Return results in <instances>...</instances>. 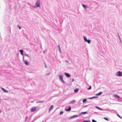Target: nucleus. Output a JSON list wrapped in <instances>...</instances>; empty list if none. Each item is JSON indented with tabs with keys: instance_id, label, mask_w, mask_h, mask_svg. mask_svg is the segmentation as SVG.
<instances>
[{
	"instance_id": "nucleus-30",
	"label": "nucleus",
	"mask_w": 122,
	"mask_h": 122,
	"mask_svg": "<svg viewBox=\"0 0 122 122\" xmlns=\"http://www.w3.org/2000/svg\"><path fill=\"white\" fill-rule=\"evenodd\" d=\"M88 105H86L85 106H82V108H84L86 107H87L88 106Z\"/></svg>"
},
{
	"instance_id": "nucleus-40",
	"label": "nucleus",
	"mask_w": 122,
	"mask_h": 122,
	"mask_svg": "<svg viewBox=\"0 0 122 122\" xmlns=\"http://www.w3.org/2000/svg\"><path fill=\"white\" fill-rule=\"evenodd\" d=\"M50 74V73H48L46 75H49V74Z\"/></svg>"
},
{
	"instance_id": "nucleus-8",
	"label": "nucleus",
	"mask_w": 122,
	"mask_h": 122,
	"mask_svg": "<svg viewBox=\"0 0 122 122\" xmlns=\"http://www.w3.org/2000/svg\"><path fill=\"white\" fill-rule=\"evenodd\" d=\"M1 88L4 92H8V91L7 90H6L5 89L3 88V87H1Z\"/></svg>"
},
{
	"instance_id": "nucleus-21",
	"label": "nucleus",
	"mask_w": 122,
	"mask_h": 122,
	"mask_svg": "<svg viewBox=\"0 0 122 122\" xmlns=\"http://www.w3.org/2000/svg\"><path fill=\"white\" fill-rule=\"evenodd\" d=\"M114 96L118 98H120L119 96L117 95H114Z\"/></svg>"
},
{
	"instance_id": "nucleus-10",
	"label": "nucleus",
	"mask_w": 122,
	"mask_h": 122,
	"mask_svg": "<svg viewBox=\"0 0 122 122\" xmlns=\"http://www.w3.org/2000/svg\"><path fill=\"white\" fill-rule=\"evenodd\" d=\"M71 107L70 106H69V107L68 109H66V111L69 112V111H71Z\"/></svg>"
},
{
	"instance_id": "nucleus-14",
	"label": "nucleus",
	"mask_w": 122,
	"mask_h": 122,
	"mask_svg": "<svg viewBox=\"0 0 122 122\" xmlns=\"http://www.w3.org/2000/svg\"><path fill=\"white\" fill-rule=\"evenodd\" d=\"M82 5L83 7H84V8L85 9H86L87 8V7L86 5L83 4H82Z\"/></svg>"
},
{
	"instance_id": "nucleus-4",
	"label": "nucleus",
	"mask_w": 122,
	"mask_h": 122,
	"mask_svg": "<svg viewBox=\"0 0 122 122\" xmlns=\"http://www.w3.org/2000/svg\"><path fill=\"white\" fill-rule=\"evenodd\" d=\"M31 111L32 112H34L36 110V107H34L31 108Z\"/></svg>"
},
{
	"instance_id": "nucleus-22",
	"label": "nucleus",
	"mask_w": 122,
	"mask_h": 122,
	"mask_svg": "<svg viewBox=\"0 0 122 122\" xmlns=\"http://www.w3.org/2000/svg\"><path fill=\"white\" fill-rule=\"evenodd\" d=\"M83 37L84 38V41L85 42L87 40V38L85 36H84Z\"/></svg>"
},
{
	"instance_id": "nucleus-17",
	"label": "nucleus",
	"mask_w": 122,
	"mask_h": 122,
	"mask_svg": "<svg viewBox=\"0 0 122 122\" xmlns=\"http://www.w3.org/2000/svg\"><path fill=\"white\" fill-rule=\"evenodd\" d=\"M96 107L97 108V109H98V110H102V109L101 108L98 107H97V106H96Z\"/></svg>"
},
{
	"instance_id": "nucleus-44",
	"label": "nucleus",
	"mask_w": 122,
	"mask_h": 122,
	"mask_svg": "<svg viewBox=\"0 0 122 122\" xmlns=\"http://www.w3.org/2000/svg\"><path fill=\"white\" fill-rule=\"evenodd\" d=\"M42 122H44V121H42Z\"/></svg>"
},
{
	"instance_id": "nucleus-34",
	"label": "nucleus",
	"mask_w": 122,
	"mask_h": 122,
	"mask_svg": "<svg viewBox=\"0 0 122 122\" xmlns=\"http://www.w3.org/2000/svg\"><path fill=\"white\" fill-rule=\"evenodd\" d=\"M17 27L19 28L20 29L21 28V27L19 25H17Z\"/></svg>"
},
{
	"instance_id": "nucleus-43",
	"label": "nucleus",
	"mask_w": 122,
	"mask_h": 122,
	"mask_svg": "<svg viewBox=\"0 0 122 122\" xmlns=\"http://www.w3.org/2000/svg\"><path fill=\"white\" fill-rule=\"evenodd\" d=\"M43 53H45V51H44L43 52Z\"/></svg>"
},
{
	"instance_id": "nucleus-7",
	"label": "nucleus",
	"mask_w": 122,
	"mask_h": 122,
	"mask_svg": "<svg viewBox=\"0 0 122 122\" xmlns=\"http://www.w3.org/2000/svg\"><path fill=\"white\" fill-rule=\"evenodd\" d=\"M24 62L25 63L26 65H28L29 64V63L26 60H25Z\"/></svg>"
},
{
	"instance_id": "nucleus-31",
	"label": "nucleus",
	"mask_w": 122,
	"mask_h": 122,
	"mask_svg": "<svg viewBox=\"0 0 122 122\" xmlns=\"http://www.w3.org/2000/svg\"><path fill=\"white\" fill-rule=\"evenodd\" d=\"M92 122H97L96 121L93 119L92 120Z\"/></svg>"
},
{
	"instance_id": "nucleus-39",
	"label": "nucleus",
	"mask_w": 122,
	"mask_h": 122,
	"mask_svg": "<svg viewBox=\"0 0 122 122\" xmlns=\"http://www.w3.org/2000/svg\"><path fill=\"white\" fill-rule=\"evenodd\" d=\"M65 61L66 62H67V63H69V64H70V63H69V62H68V61H66H66Z\"/></svg>"
},
{
	"instance_id": "nucleus-12",
	"label": "nucleus",
	"mask_w": 122,
	"mask_h": 122,
	"mask_svg": "<svg viewBox=\"0 0 122 122\" xmlns=\"http://www.w3.org/2000/svg\"><path fill=\"white\" fill-rule=\"evenodd\" d=\"M19 51L20 52L22 56H23V50H20Z\"/></svg>"
},
{
	"instance_id": "nucleus-36",
	"label": "nucleus",
	"mask_w": 122,
	"mask_h": 122,
	"mask_svg": "<svg viewBox=\"0 0 122 122\" xmlns=\"http://www.w3.org/2000/svg\"><path fill=\"white\" fill-rule=\"evenodd\" d=\"M117 115L119 118H121V117L119 116V114H117Z\"/></svg>"
},
{
	"instance_id": "nucleus-19",
	"label": "nucleus",
	"mask_w": 122,
	"mask_h": 122,
	"mask_svg": "<svg viewBox=\"0 0 122 122\" xmlns=\"http://www.w3.org/2000/svg\"><path fill=\"white\" fill-rule=\"evenodd\" d=\"M57 47H58V48H59V50L60 52V53H61V48H60V45H58V46Z\"/></svg>"
},
{
	"instance_id": "nucleus-38",
	"label": "nucleus",
	"mask_w": 122,
	"mask_h": 122,
	"mask_svg": "<svg viewBox=\"0 0 122 122\" xmlns=\"http://www.w3.org/2000/svg\"><path fill=\"white\" fill-rule=\"evenodd\" d=\"M22 59H23V61H24L25 60H24V56H23V58H22Z\"/></svg>"
},
{
	"instance_id": "nucleus-6",
	"label": "nucleus",
	"mask_w": 122,
	"mask_h": 122,
	"mask_svg": "<svg viewBox=\"0 0 122 122\" xmlns=\"http://www.w3.org/2000/svg\"><path fill=\"white\" fill-rule=\"evenodd\" d=\"M65 75L67 77H70L71 76L70 74L66 73H65Z\"/></svg>"
},
{
	"instance_id": "nucleus-41",
	"label": "nucleus",
	"mask_w": 122,
	"mask_h": 122,
	"mask_svg": "<svg viewBox=\"0 0 122 122\" xmlns=\"http://www.w3.org/2000/svg\"><path fill=\"white\" fill-rule=\"evenodd\" d=\"M74 81V78H73L72 79V82L73 81Z\"/></svg>"
},
{
	"instance_id": "nucleus-15",
	"label": "nucleus",
	"mask_w": 122,
	"mask_h": 122,
	"mask_svg": "<svg viewBox=\"0 0 122 122\" xmlns=\"http://www.w3.org/2000/svg\"><path fill=\"white\" fill-rule=\"evenodd\" d=\"M102 93V92H100L98 93L95 94V95L96 96H99L101 95Z\"/></svg>"
},
{
	"instance_id": "nucleus-35",
	"label": "nucleus",
	"mask_w": 122,
	"mask_h": 122,
	"mask_svg": "<svg viewBox=\"0 0 122 122\" xmlns=\"http://www.w3.org/2000/svg\"><path fill=\"white\" fill-rule=\"evenodd\" d=\"M44 101H41V102H36L37 103H42L44 102Z\"/></svg>"
},
{
	"instance_id": "nucleus-28",
	"label": "nucleus",
	"mask_w": 122,
	"mask_h": 122,
	"mask_svg": "<svg viewBox=\"0 0 122 122\" xmlns=\"http://www.w3.org/2000/svg\"><path fill=\"white\" fill-rule=\"evenodd\" d=\"M63 111L61 112H60V115H62V114H63Z\"/></svg>"
},
{
	"instance_id": "nucleus-16",
	"label": "nucleus",
	"mask_w": 122,
	"mask_h": 122,
	"mask_svg": "<svg viewBox=\"0 0 122 122\" xmlns=\"http://www.w3.org/2000/svg\"><path fill=\"white\" fill-rule=\"evenodd\" d=\"M91 41L89 39H87L85 42H87L88 44H90L91 43Z\"/></svg>"
},
{
	"instance_id": "nucleus-9",
	"label": "nucleus",
	"mask_w": 122,
	"mask_h": 122,
	"mask_svg": "<svg viewBox=\"0 0 122 122\" xmlns=\"http://www.w3.org/2000/svg\"><path fill=\"white\" fill-rule=\"evenodd\" d=\"M87 113V112H82L81 113H79V116H80L81 115L86 114Z\"/></svg>"
},
{
	"instance_id": "nucleus-5",
	"label": "nucleus",
	"mask_w": 122,
	"mask_h": 122,
	"mask_svg": "<svg viewBox=\"0 0 122 122\" xmlns=\"http://www.w3.org/2000/svg\"><path fill=\"white\" fill-rule=\"evenodd\" d=\"M54 107L53 105H51L49 109V112H50L52 110Z\"/></svg>"
},
{
	"instance_id": "nucleus-25",
	"label": "nucleus",
	"mask_w": 122,
	"mask_h": 122,
	"mask_svg": "<svg viewBox=\"0 0 122 122\" xmlns=\"http://www.w3.org/2000/svg\"><path fill=\"white\" fill-rule=\"evenodd\" d=\"M82 122H91L89 120H84V121Z\"/></svg>"
},
{
	"instance_id": "nucleus-3",
	"label": "nucleus",
	"mask_w": 122,
	"mask_h": 122,
	"mask_svg": "<svg viewBox=\"0 0 122 122\" xmlns=\"http://www.w3.org/2000/svg\"><path fill=\"white\" fill-rule=\"evenodd\" d=\"M116 75L119 76H122V73L120 71H118L116 74Z\"/></svg>"
},
{
	"instance_id": "nucleus-13",
	"label": "nucleus",
	"mask_w": 122,
	"mask_h": 122,
	"mask_svg": "<svg viewBox=\"0 0 122 122\" xmlns=\"http://www.w3.org/2000/svg\"><path fill=\"white\" fill-rule=\"evenodd\" d=\"M76 102V101L75 100H72L70 102V104H73L75 103Z\"/></svg>"
},
{
	"instance_id": "nucleus-18",
	"label": "nucleus",
	"mask_w": 122,
	"mask_h": 122,
	"mask_svg": "<svg viewBox=\"0 0 122 122\" xmlns=\"http://www.w3.org/2000/svg\"><path fill=\"white\" fill-rule=\"evenodd\" d=\"M78 89L77 88L75 89L74 90V92H77L78 91Z\"/></svg>"
},
{
	"instance_id": "nucleus-27",
	"label": "nucleus",
	"mask_w": 122,
	"mask_h": 122,
	"mask_svg": "<svg viewBox=\"0 0 122 122\" xmlns=\"http://www.w3.org/2000/svg\"><path fill=\"white\" fill-rule=\"evenodd\" d=\"M91 88H92L91 86H89V87H88L87 88V89H88V90H89L91 89Z\"/></svg>"
},
{
	"instance_id": "nucleus-2",
	"label": "nucleus",
	"mask_w": 122,
	"mask_h": 122,
	"mask_svg": "<svg viewBox=\"0 0 122 122\" xmlns=\"http://www.w3.org/2000/svg\"><path fill=\"white\" fill-rule=\"evenodd\" d=\"M40 0H37L36 2L35 3L36 6L38 7H40Z\"/></svg>"
},
{
	"instance_id": "nucleus-24",
	"label": "nucleus",
	"mask_w": 122,
	"mask_h": 122,
	"mask_svg": "<svg viewBox=\"0 0 122 122\" xmlns=\"http://www.w3.org/2000/svg\"><path fill=\"white\" fill-rule=\"evenodd\" d=\"M117 35H118V38H119V40H120V41L121 42L122 41H121V39L120 36L119 35V34H118V33H117Z\"/></svg>"
},
{
	"instance_id": "nucleus-23",
	"label": "nucleus",
	"mask_w": 122,
	"mask_h": 122,
	"mask_svg": "<svg viewBox=\"0 0 122 122\" xmlns=\"http://www.w3.org/2000/svg\"><path fill=\"white\" fill-rule=\"evenodd\" d=\"M87 101V99H84L83 100L82 102L83 103H84Z\"/></svg>"
},
{
	"instance_id": "nucleus-42",
	"label": "nucleus",
	"mask_w": 122,
	"mask_h": 122,
	"mask_svg": "<svg viewBox=\"0 0 122 122\" xmlns=\"http://www.w3.org/2000/svg\"><path fill=\"white\" fill-rule=\"evenodd\" d=\"M34 8H36V7L35 6H32Z\"/></svg>"
},
{
	"instance_id": "nucleus-20",
	"label": "nucleus",
	"mask_w": 122,
	"mask_h": 122,
	"mask_svg": "<svg viewBox=\"0 0 122 122\" xmlns=\"http://www.w3.org/2000/svg\"><path fill=\"white\" fill-rule=\"evenodd\" d=\"M98 97H91L89 98V99H93L94 98H97Z\"/></svg>"
},
{
	"instance_id": "nucleus-33",
	"label": "nucleus",
	"mask_w": 122,
	"mask_h": 122,
	"mask_svg": "<svg viewBox=\"0 0 122 122\" xmlns=\"http://www.w3.org/2000/svg\"><path fill=\"white\" fill-rule=\"evenodd\" d=\"M25 56H26L28 57H29V56H28V55L27 54H25Z\"/></svg>"
},
{
	"instance_id": "nucleus-32",
	"label": "nucleus",
	"mask_w": 122,
	"mask_h": 122,
	"mask_svg": "<svg viewBox=\"0 0 122 122\" xmlns=\"http://www.w3.org/2000/svg\"><path fill=\"white\" fill-rule=\"evenodd\" d=\"M27 118H28V117H27V116H26V117H25V122H26V121L27 119Z\"/></svg>"
},
{
	"instance_id": "nucleus-37",
	"label": "nucleus",
	"mask_w": 122,
	"mask_h": 122,
	"mask_svg": "<svg viewBox=\"0 0 122 122\" xmlns=\"http://www.w3.org/2000/svg\"><path fill=\"white\" fill-rule=\"evenodd\" d=\"M44 64L45 65V68H47V66H46V64L45 63H44Z\"/></svg>"
},
{
	"instance_id": "nucleus-29",
	"label": "nucleus",
	"mask_w": 122,
	"mask_h": 122,
	"mask_svg": "<svg viewBox=\"0 0 122 122\" xmlns=\"http://www.w3.org/2000/svg\"><path fill=\"white\" fill-rule=\"evenodd\" d=\"M36 118H34L33 121H32V122H33L34 121H36Z\"/></svg>"
},
{
	"instance_id": "nucleus-11",
	"label": "nucleus",
	"mask_w": 122,
	"mask_h": 122,
	"mask_svg": "<svg viewBox=\"0 0 122 122\" xmlns=\"http://www.w3.org/2000/svg\"><path fill=\"white\" fill-rule=\"evenodd\" d=\"M78 116H79L78 115H74V116H71V118H76V117H78Z\"/></svg>"
},
{
	"instance_id": "nucleus-1",
	"label": "nucleus",
	"mask_w": 122,
	"mask_h": 122,
	"mask_svg": "<svg viewBox=\"0 0 122 122\" xmlns=\"http://www.w3.org/2000/svg\"><path fill=\"white\" fill-rule=\"evenodd\" d=\"M59 79H60L61 81L63 83H65V82L63 80V76L61 75H60L59 76Z\"/></svg>"
},
{
	"instance_id": "nucleus-26",
	"label": "nucleus",
	"mask_w": 122,
	"mask_h": 122,
	"mask_svg": "<svg viewBox=\"0 0 122 122\" xmlns=\"http://www.w3.org/2000/svg\"><path fill=\"white\" fill-rule=\"evenodd\" d=\"M104 119L105 120L107 121H108L109 120L107 118L105 117L104 118Z\"/></svg>"
}]
</instances>
